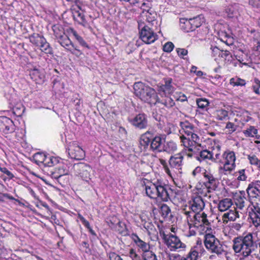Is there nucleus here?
<instances>
[{
  "label": "nucleus",
  "mask_w": 260,
  "mask_h": 260,
  "mask_svg": "<svg viewBox=\"0 0 260 260\" xmlns=\"http://www.w3.org/2000/svg\"><path fill=\"white\" fill-rule=\"evenodd\" d=\"M73 48H74V50H72L71 48H67V50H69V51H70L72 54H73L77 56H79L81 54H82V52H81V51L80 50H79L77 48V47H76L74 45V47H73Z\"/></svg>",
  "instance_id": "obj_55"
},
{
  "label": "nucleus",
  "mask_w": 260,
  "mask_h": 260,
  "mask_svg": "<svg viewBox=\"0 0 260 260\" xmlns=\"http://www.w3.org/2000/svg\"><path fill=\"white\" fill-rule=\"evenodd\" d=\"M204 243L206 248L212 253L220 255L224 252L222 244L212 234H207L205 235Z\"/></svg>",
  "instance_id": "obj_7"
},
{
  "label": "nucleus",
  "mask_w": 260,
  "mask_h": 260,
  "mask_svg": "<svg viewBox=\"0 0 260 260\" xmlns=\"http://www.w3.org/2000/svg\"><path fill=\"white\" fill-rule=\"evenodd\" d=\"M232 242L233 250L238 256L247 257L255 255L258 250L260 254V240H255L252 233L235 237Z\"/></svg>",
  "instance_id": "obj_1"
},
{
  "label": "nucleus",
  "mask_w": 260,
  "mask_h": 260,
  "mask_svg": "<svg viewBox=\"0 0 260 260\" xmlns=\"http://www.w3.org/2000/svg\"><path fill=\"white\" fill-rule=\"evenodd\" d=\"M139 28L140 29V37L142 41L146 44H151L157 39V35L154 32L151 26L149 25H145L142 27L141 24L139 25Z\"/></svg>",
  "instance_id": "obj_8"
},
{
  "label": "nucleus",
  "mask_w": 260,
  "mask_h": 260,
  "mask_svg": "<svg viewBox=\"0 0 260 260\" xmlns=\"http://www.w3.org/2000/svg\"><path fill=\"white\" fill-rule=\"evenodd\" d=\"M214 153V151H210L207 149L202 150L200 151L199 155H197L195 157L200 161L207 160L213 161Z\"/></svg>",
  "instance_id": "obj_20"
},
{
  "label": "nucleus",
  "mask_w": 260,
  "mask_h": 260,
  "mask_svg": "<svg viewBox=\"0 0 260 260\" xmlns=\"http://www.w3.org/2000/svg\"><path fill=\"white\" fill-rule=\"evenodd\" d=\"M249 216L253 225L255 227L260 225V215H258L255 213H249Z\"/></svg>",
  "instance_id": "obj_43"
},
{
  "label": "nucleus",
  "mask_w": 260,
  "mask_h": 260,
  "mask_svg": "<svg viewBox=\"0 0 260 260\" xmlns=\"http://www.w3.org/2000/svg\"><path fill=\"white\" fill-rule=\"evenodd\" d=\"M163 239L165 240L166 244L174 249H184L186 245L182 243L179 238L172 234L164 235Z\"/></svg>",
  "instance_id": "obj_9"
},
{
  "label": "nucleus",
  "mask_w": 260,
  "mask_h": 260,
  "mask_svg": "<svg viewBox=\"0 0 260 260\" xmlns=\"http://www.w3.org/2000/svg\"><path fill=\"white\" fill-rule=\"evenodd\" d=\"M40 50L46 54H52V48L51 47L50 44L46 41L45 39V41H43L42 43L40 46Z\"/></svg>",
  "instance_id": "obj_31"
},
{
  "label": "nucleus",
  "mask_w": 260,
  "mask_h": 260,
  "mask_svg": "<svg viewBox=\"0 0 260 260\" xmlns=\"http://www.w3.org/2000/svg\"><path fill=\"white\" fill-rule=\"evenodd\" d=\"M146 194L151 199H159L167 202L172 198H175L176 192L167 185H161L159 182H149L145 185Z\"/></svg>",
  "instance_id": "obj_2"
},
{
  "label": "nucleus",
  "mask_w": 260,
  "mask_h": 260,
  "mask_svg": "<svg viewBox=\"0 0 260 260\" xmlns=\"http://www.w3.org/2000/svg\"><path fill=\"white\" fill-rule=\"evenodd\" d=\"M246 191L249 197L260 198V181L249 184Z\"/></svg>",
  "instance_id": "obj_17"
},
{
  "label": "nucleus",
  "mask_w": 260,
  "mask_h": 260,
  "mask_svg": "<svg viewBox=\"0 0 260 260\" xmlns=\"http://www.w3.org/2000/svg\"><path fill=\"white\" fill-rule=\"evenodd\" d=\"M140 145L144 149H146L150 145L151 143V138L146 137L145 135H142L140 138Z\"/></svg>",
  "instance_id": "obj_32"
},
{
  "label": "nucleus",
  "mask_w": 260,
  "mask_h": 260,
  "mask_svg": "<svg viewBox=\"0 0 260 260\" xmlns=\"http://www.w3.org/2000/svg\"><path fill=\"white\" fill-rule=\"evenodd\" d=\"M135 94L142 101L150 105H155L159 102V99L155 90L141 82L134 85Z\"/></svg>",
  "instance_id": "obj_3"
},
{
  "label": "nucleus",
  "mask_w": 260,
  "mask_h": 260,
  "mask_svg": "<svg viewBox=\"0 0 260 260\" xmlns=\"http://www.w3.org/2000/svg\"><path fill=\"white\" fill-rule=\"evenodd\" d=\"M74 173L83 181L90 184L94 176V170L89 165L79 162L73 166Z\"/></svg>",
  "instance_id": "obj_5"
},
{
  "label": "nucleus",
  "mask_w": 260,
  "mask_h": 260,
  "mask_svg": "<svg viewBox=\"0 0 260 260\" xmlns=\"http://www.w3.org/2000/svg\"><path fill=\"white\" fill-rule=\"evenodd\" d=\"M30 76L32 80L36 82H39L42 79L41 75L38 69H35L30 73Z\"/></svg>",
  "instance_id": "obj_40"
},
{
  "label": "nucleus",
  "mask_w": 260,
  "mask_h": 260,
  "mask_svg": "<svg viewBox=\"0 0 260 260\" xmlns=\"http://www.w3.org/2000/svg\"><path fill=\"white\" fill-rule=\"evenodd\" d=\"M190 23H191V27L193 31L197 28L200 27L202 23V21L200 16L196 17L193 18L189 19Z\"/></svg>",
  "instance_id": "obj_34"
},
{
  "label": "nucleus",
  "mask_w": 260,
  "mask_h": 260,
  "mask_svg": "<svg viewBox=\"0 0 260 260\" xmlns=\"http://www.w3.org/2000/svg\"><path fill=\"white\" fill-rule=\"evenodd\" d=\"M162 151L168 152H174L177 150V145L173 141H169L167 143L166 145H164Z\"/></svg>",
  "instance_id": "obj_33"
},
{
  "label": "nucleus",
  "mask_w": 260,
  "mask_h": 260,
  "mask_svg": "<svg viewBox=\"0 0 260 260\" xmlns=\"http://www.w3.org/2000/svg\"><path fill=\"white\" fill-rule=\"evenodd\" d=\"M204 184L208 189L215 190L217 187L218 180L210 172L204 173Z\"/></svg>",
  "instance_id": "obj_14"
},
{
  "label": "nucleus",
  "mask_w": 260,
  "mask_h": 260,
  "mask_svg": "<svg viewBox=\"0 0 260 260\" xmlns=\"http://www.w3.org/2000/svg\"><path fill=\"white\" fill-rule=\"evenodd\" d=\"M165 139L161 136H155L151 138L150 148L152 151L162 152L164 145Z\"/></svg>",
  "instance_id": "obj_15"
},
{
  "label": "nucleus",
  "mask_w": 260,
  "mask_h": 260,
  "mask_svg": "<svg viewBox=\"0 0 260 260\" xmlns=\"http://www.w3.org/2000/svg\"><path fill=\"white\" fill-rule=\"evenodd\" d=\"M230 55V52L229 51H221L220 53H219V56H220L221 57L224 58L225 59H226V57Z\"/></svg>",
  "instance_id": "obj_62"
},
{
  "label": "nucleus",
  "mask_w": 260,
  "mask_h": 260,
  "mask_svg": "<svg viewBox=\"0 0 260 260\" xmlns=\"http://www.w3.org/2000/svg\"><path fill=\"white\" fill-rule=\"evenodd\" d=\"M110 260H122L121 257L115 252H110L109 254Z\"/></svg>",
  "instance_id": "obj_54"
},
{
  "label": "nucleus",
  "mask_w": 260,
  "mask_h": 260,
  "mask_svg": "<svg viewBox=\"0 0 260 260\" xmlns=\"http://www.w3.org/2000/svg\"><path fill=\"white\" fill-rule=\"evenodd\" d=\"M196 103L198 107L202 109L205 108L209 104V101L207 99L203 98L197 99Z\"/></svg>",
  "instance_id": "obj_41"
},
{
  "label": "nucleus",
  "mask_w": 260,
  "mask_h": 260,
  "mask_svg": "<svg viewBox=\"0 0 260 260\" xmlns=\"http://www.w3.org/2000/svg\"><path fill=\"white\" fill-rule=\"evenodd\" d=\"M216 116L218 120H225L228 117V112L225 110L220 109L217 111Z\"/></svg>",
  "instance_id": "obj_39"
},
{
  "label": "nucleus",
  "mask_w": 260,
  "mask_h": 260,
  "mask_svg": "<svg viewBox=\"0 0 260 260\" xmlns=\"http://www.w3.org/2000/svg\"><path fill=\"white\" fill-rule=\"evenodd\" d=\"M250 213L260 215V207L257 205L253 206L252 212Z\"/></svg>",
  "instance_id": "obj_61"
},
{
  "label": "nucleus",
  "mask_w": 260,
  "mask_h": 260,
  "mask_svg": "<svg viewBox=\"0 0 260 260\" xmlns=\"http://www.w3.org/2000/svg\"><path fill=\"white\" fill-rule=\"evenodd\" d=\"M182 142L185 148L181 152L182 154L185 153L188 157H191L194 155V149L196 147H193L189 143V140L187 139L183 135L180 137Z\"/></svg>",
  "instance_id": "obj_18"
},
{
  "label": "nucleus",
  "mask_w": 260,
  "mask_h": 260,
  "mask_svg": "<svg viewBox=\"0 0 260 260\" xmlns=\"http://www.w3.org/2000/svg\"><path fill=\"white\" fill-rule=\"evenodd\" d=\"M0 131L5 134H11L15 131L13 121L5 116L0 117Z\"/></svg>",
  "instance_id": "obj_12"
},
{
  "label": "nucleus",
  "mask_w": 260,
  "mask_h": 260,
  "mask_svg": "<svg viewBox=\"0 0 260 260\" xmlns=\"http://www.w3.org/2000/svg\"><path fill=\"white\" fill-rule=\"evenodd\" d=\"M244 173H245L244 169L241 170L239 171V173L240 174L239 176L238 177V179L239 180L245 181L247 177L245 175Z\"/></svg>",
  "instance_id": "obj_58"
},
{
  "label": "nucleus",
  "mask_w": 260,
  "mask_h": 260,
  "mask_svg": "<svg viewBox=\"0 0 260 260\" xmlns=\"http://www.w3.org/2000/svg\"><path fill=\"white\" fill-rule=\"evenodd\" d=\"M68 153L71 158L78 160L82 159L85 156L84 151L76 143L70 145Z\"/></svg>",
  "instance_id": "obj_13"
},
{
  "label": "nucleus",
  "mask_w": 260,
  "mask_h": 260,
  "mask_svg": "<svg viewBox=\"0 0 260 260\" xmlns=\"http://www.w3.org/2000/svg\"><path fill=\"white\" fill-rule=\"evenodd\" d=\"M52 30L56 38L58 40L65 35L64 30L62 26L59 24H55L52 26Z\"/></svg>",
  "instance_id": "obj_30"
},
{
  "label": "nucleus",
  "mask_w": 260,
  "mask_h": 260,
  "mask_svg": "<svg viewBox=\"0 0 260 260\" xmlns=\"http://www.w3.org/2000/svg\"><path fill=\"white\" fill-rule=\"evenodd\" d=\"M165 92L170 93L173 91V87L171 85V82H166V84L162 88Z\"/></svg>",
  "instance_id": "obj_52"
},
{
  "label": "nucleus",
  "mask_w": 260,
  "mask_h": 260,
  "mask_svg": "<svg viewBox=\"0 0 260 260\" xmlns=\"http://www.w3.org/2000/svg\"><path fill=\"white\" fill-rule=\"evenodd\" d=\"M205 207V202L200 196H196L192 199L190 204V208L192 213L201 212Z\"/></svg>",
  "instance_id": "obj_16"
},
{
  "label": "nucleus",
  "mask_w": 260,
  "mask_h": 260,
  "mask_svg": "<svg viewBox=\"0 0 260 260\" xmlns=\"http://www.w3.org/2000/svg\"><path fill=\"white\" fill-rule=\"evenodd\" d=\"M249 3L253 7L260 8V0H249Z\"/></svg>",
  "instance_id": "obj_59"
},
{
  "label": "nucleus",
  "mask_w": 260,
  "mask_h": 260,
  "mask_svg": "<svg viewBox=\"0 0 260 260\" xmlns=\"http://www.w3.org/2000/svg\"><path fill=\"white\" fill-rule=\"evenodd\" d=\"M33 159L36 164L40 165L41 164L45 165V161L48 160L47 156L44 153L38 152L33 155Z\"/></svg>",
  "instance_id": "obj_26"
},
{
  "label": "nucleus",
  "mask_w": 260,
  "mask_h": 260,
  "mask_svg": "<svg viewBox=\"0 0 260 260\" xmlns=\"http://www.w3.org/2000/svg\"><path fill=\"white\" fill-rule=\"evenodd\" d=\"M225 128L229 129V133H232L236 130L237 125L233 123L229 122L226 123Z\"/></svg>",
  "instance_id": "obj_51"
},
{
  "label": "nucleus",
  "mask_w": 260,
  "mask_h": 260,
  "mask_svg": "<svg viewBox=\"0 0 260 260\" xmlns=\"http://www.w3.org/2000/svg\"><path fill=\"white\" fill-rule=\"evenodd\" d=\"M248 159L250 163L253 165H258L259 166L260 161L258 160V158L255 155H248Z\"/></svg>",
  "instance_id": "obj_50"
},
{
  "label": "nucleus",
  "mask_w": 260,
  "mask_h": 260,
  "mask_svg": "<svg viewBox=\"0 0 260 260\" xmlns=\"http://www.w3.org/2000/svg\"><path fill=\"white\" fill-rule=\"evenodd\" d=\"M72 32L73 36L76 38V40L78 41V42L80 44V45H81L82 46H83L84 47H85V48H87L88 49L89 48V46L87 45V44L86 43V42L84 40V39L82 38V37L80 36L75 30L72 29Z\"/></svg>",
  "instance_id": "obj_36"
},
{
  "label": "nucleus",
  "mask_w": 260,
  "mask_h": 260,
  "mask_svg": "<svg viewBox=\"0 0 260 260\" xmlns=\"http://www.w3.org/2000/svg\"><path fill=\"white\" fill-rule=\"evenodd\" d=\"M160 213L164 217H170L172 216L171 209L166 204H163L160 207Z\"/></svg>",
  "instance_id": "obj_35"
},
{
  "label": "nucleus",
  "mask_w": 260,
  "mask_h": 260,
  "mask_svg": "<svg viewBox=\"0 0 260 260\" xmlns=\"http://www.w3.org/2000/svg\"><path fill=\"white\" fill-rule=\"evenodd\" d=\"M212 50V54L213 55V56H215L217 54H218V55H219V53H220L221 52V50H219L217 47H214L213 48H211Z\"/></svg>",
  "instance_id": "obj_63"
},
{
  "label": "nucleus",
  "mask_w": 260,
  "mask_h": 260,
  "mask_svg": "<svg viewBox=\"0 0 260 260\" xmlns=\"http://www.w3.org/2000/svg\"><path fill=\"white\" fill-rule=\"evenodd\" d=\"M187 256L190 260H197L199 253L194 249L192 248L187 254Z\"/></svg>",
  "instance_id": "obj_47"
},
{
  "label": "nucleus",
  "mask_w": 260,
  "mask_h": 260,
  "mask_svg": "<svg viewBox=\"0 0 260 260\" xmlns=\"http://www.w3.org/2000/svg\"><path fill=\"white\" fill-rule=\"evenodd\" d=\"M185 213L189 217H191L192 214H193L192 216L194 219V224L197 227L208 225L210 224L207 218V215L204 212L193 213L190 211H186Z\"/></svg>",
  "instance_id": "obj_10"
},
{
  "label": "nucleus",
  "mask_w": 260,
  "mask_h": 260,
  "mask_svg": "<svg viewBox=\"0 0 260 260\" xmlns=\"http://www.w3.org/2000/svg\"><path fill=\"white\" fill-rule=\"evenodd\" d=\"M230 84L233 86H244L246 84L244 80L240 78H232L230 80Z\"/></svg>",
  "instance_id": "obj_42"
},
{
  "label": "nucleus",
  "mask_w": 260,
  "mask_h": 260,
  "mask_svg": "<svg viewBox=\"0 0 260 260\" xmlns=\"http://www.w3.org/2000/svg\"><path fill=\"white\" fill-rule=\"evenodd\" d=\"M79 218L80 220L82 221V223L84 225L85 227H86L88 229L91 228L89 222L86 220L83 216L79 215Z\"/></svg>",
  "instance_id": "obj_60"
},
{
  "label": "nucleus",
  "mask_w": 260,
  "mask_h": 260,
  "mask_svg": "<svg viewBox=\"0 0 260 260\" xmlns=\"http://www.w3.org/2000/svg\"><path fill=\"white\" fill-rule=\"evenodd\" d=\"M174 47V44L171 42H168L164 45L163 50L166 52H170L172 51Z\"/></svg>",
  "instance_id": "obj_48"
},
{
  "label": "nucleus",
  "mask_w": 260,
  "mask_h": 260,
  "mask_svg": "<svg viewBox=\"0 0 260 260\" xmlns=\"http://www.w3.org/2000/svg\"><path fill=\"white\" fill-rule=\"evenodd\" d=\"M189 136H190V137H188V138H186V139L189 140V142L190 145H192L193 146V143H194L199 146H201V145L199 144L200 138L196 134L194 133V132H192L190 134Z\"/></svg>",
  "instance_id": "obj_37"
},
{
  "label": "nucleus",
  "mask_w": 260,
  "mask_h": 260,
  "mask_svg": "<svg viewBox=\"0 0 260 260\" xmlns=\"http://www.w3.org/2000/svg\"><path fill=\"white\" fill-rule=\"evenodd\" d=\"M45 39L43 36L38 34H33L29 37L30 42L38 47H40L43 41H45Z\"/></svg>",
  "instance_id": "obj_27"
},
{
  "label": "nucleus",
  "mask_w": 260,
  "mask_h": 260,
  "mask_svg": "<svg viewBox=\"0 0 260 260\" xmlns=\"http://www.w3.org/2000/svg\"><path fill=\"white\" fill-rule=\"evenodd\" d=\"M220 150V146L219 145H217L215 146V148L212 151H214V155H215V157H213V161L219 162V160H221L220 155L219 152Z\"/></svg>",
  "instance_id": "obj_44"
},
{
  "label": "nucleus",
  "mask_w": 260,
  "mask_h": 260,
  "mask_svg": "<svg viewBox=\"0 0 260 260\" xmlns=\"http://www.w3.org/2000/svg\"><path fill=\"white\" fill-rule=\"evenodd\" d=\"M244 192H240V193L237 194L234 198V201L237 207L240 209H242L245 207L247 203V199L245 197Z\"/></svg>",
  "instance_id": "obj_22"
},
{
  "label": "nucleus",
  "mask_w": 260,
  "mask_h": 260,
  "mask_svg": "<svg viewBox=\"0 0 260 260\" xmlns=\"http://www.w3.org/2000/svg\"><path fill=\"white\" fill-rule=\"evenodd\" d=\"M0 170L2 172L7 175L10 179H12L14 177L13 174L5 167L0 168Z\"/></svg>",
  "instance_id": "obj_53"
},
{
  "label": "nucleus",
  "mask_w": 260,
  "mask_h": 260,
  "mask_svg": "<svg viewBox=\"0 0 260 260\" xmlns=\"http://www.w3.org/2000/svg\"><path fill=\"white\" fill-rule=\"evenodd\" d=\"M143 260H157L156 255L152 251H148L143 255Z\"/></svg>",
  "instance_id": "obj_46"
},
{
  "label": "nucleus",
  "mask_w": 260,
  "mask_h": 260,
  "mask_svg": "<svg viewBox=\"0 0 260 260\" xmlns=\"http://www.w3.org/2000/svg\"><path fill=\"white\" fill-rule=\"evenodd\" d=\"M180 125L182 128L183 132H184L187 136H189L190 134L194 132L195 127L194 125L187 121L180 122Z\"/></svg>",
  "instance_id": "obj_24"
},
{
  "label": "nucleus",
  "mask_w": 260,
  "mask_h": 260,
  "mask_svg": "<svg viewBox=\"0 0 260 260\" xmlns=\"http://www.w3.org/2000/svg\"><path fill=\"white\" fill-rule=\"evenodd\" d=\"M180 25L181 28L185 32H188L193 31L189 19L185 18H181L180 19Z\"/></svg>",
  "instance_id": "obj_25"
},
{
  "label": "nucleus",
  "mask_w": 260,
  "mask_h": 260,
  "mask_svg": "<svg viewBox=\"0 0 260 260\" xmlns=\"http://www.w3.org/2000/svg\"><path fill=\"white\" fill-rule=\"evenodd\" d=\"M131 123L139 129H144L147 127L148 120L147 117L144 113H140L132 118L129 120Z\"/></svg>",
  "instance_id": "obj_11"
},
{
  "label": "nucleus",
  "mask_w": 260,
  "mask_h": 260,
  "mask_svg": "<svg viewBox=\"0 0 260 260\" xmlns=\"http://www.w3.org/2000/svg\"><path fill=\"white\" fill-rule=\"evenodd\" d=\"M256 42V44H254V50L260 53V41L254 40Z\"/></svg>",
  "instance_id": "obj_64"
},
{
  "label": "nucleus",
  "mask_w": 260,
  "mask_h": 260,
  "mask_svg": "<svg viewBox=\"0 0 260 260\" xmlns=\"http://www.w3.org/2000/svg\"><path fill=\"white\" fill-rule=\"evenodd\" d=\"M157 103L164 105L168 108L172 107L175 105L174 100L169 97H167L165 99L162 100L161 101H159V102Z\"/></svg>",
  "instance_id": "obj_38"
},
{
  "label": "nucleus",
  "mask_w": 260,
  "mask_h": 260,
  "mask_svg": "<svg viewBox=\"0 0 260 260\" xmlns=\"http://www.w3.org/2000/svg\"><path fill=\"white\" fill-rule=\"evenodd\" d=\"M48 160L45 161V166L47 167H51L55 165L57 162V159L53 157L47 156Z\"/></svg>",
  "instance_id": "obj_49"
},
{
  "label": "nucleus",
  "mask_w": 260,
  "mask_h": 260,
  "mask_svg": "<svg viewBox=\"0 0 260 260\" xmlns=\"http://www.w3.org/2000/svg\"><path fill=\"white\" fill-rule=\"evenodd\" d=\"M232 205V200L229 198H225L219 202L218 208L220 212H225L231 209L233 207Z\"/></svg>",
  "instance_id": "obj_21"
},
{
  "label": "nucleus",
  "mask_w": 260,
  "mask_h": 260,
  "mask_svg": "<svg viewBox=\"0 0 260 260\" xmlns=\"http://www.w3.org/2000/svg\"><path fill=\"white\" fill-rule=\"evenodd\" d=\"M238 217L239 213L234 207H233L222 216V220L224 223H228L229 220L235 221Z\"/></svg>",
  "instance_id": "obj_19"
},
{
  "label": "nucleus",
  "mask_w": 260,
  "mask_h": 260,
  "mask_svg": "<svg viewBox=\"0 0 260 260\" xmlns=\"http://www.w3.org/2000/svg\"><path fill=\"white\" fill-rule=\"evenodd\" d=\"M58 42L62 47L66 48L67 49L68 48H71V47H74V45L66 35H64L59 39Z\"/></svg>",
  "instance_id": "obj_28"
},
{
  "label": "nucleus",
  "mask_w": 260,
  "mask_h": 260,
  "mask_svg": "<svg viewBox=\"0 0 260 260\" xmlns=\"http://www.w3.org/2000/svg\"><path fill=\"white\" fill-rule=\"evenodd\" d=\"M178 55L180 57H183L184 56L187 54L188 51L187 50L183 48H178L176 50Z\"/></svg>",
  "instance_id": "obj_56"
},
{
  "label": "nucleus",
  "mask_w": 260,
  "mask_h": 260,
  "mask_svg": "<svg viewBox=\"0 0 260 260\" xmlns=\"http://www.w3.org/2000/svg\"><path fill=\"white\" fill-rule=\"evenodd\" d=\"M156 14L153 12L151 13V14H148L147 12L146 14V19L148 22V24L147 25H149V26H151L154 23V22H155L156 23V22L155 19V16Z\"/></svg>",
  "instance_id": "obj_45"
},
{
  "label": "nucleus",
  "mask_w": 260,
  "mask_h": 260,
  "mask_svg": "<svg viewBox=\"0 0 260 260\" xmlns=\"http://www.w3.org/2000/svg\"><path fill=\"white\" fill-rule=\"evenodd\" d=\"M132 238L136 245L141 248L143 251L146 252L149 251V245L146 242L140 239L137 234H133L132 235Z\"/></svg>",
  "instance_id": "obj_23"
},
{
  "label": "nucleus",
  "mask_w": 260,
  "mask_h": 260,
  "mask_svg": "<svg viewBox=\"0 0 260 260\" xmlns=\"http://www.w3.org/2000/svg\"><path fill=\"white\" fill-rule=\"evenodd\" d=\"M183 158V154L181 153H179L170 157L169 160L170 168L166 161L164 159H160V163L163 166L165 172L173 178L176 174L182 173Z\"/></svg>",
  "instance_id": "obj_4"
},
{
  "label": "nucleus",
  "mask_w": 260,
  "mask_h": 260,
  "mask_svg": "<svg viewBox=\"0 0 260 260\" xmlns=\"http://www.w3.org/2000/svg\"><path fill=\"white\" fill-rule=\"evenodd\" d=\"M222 159L219 160V162L223 164L219 170L225 175L230 174L235 169L236 156L233 151H225L222 155Z\"/></svg>",
  "instance_id": "obj_6"
},
{
  "label": "nucleus",
  "mask_w": 260,
  "mask_h": 260,
  "mask_svg": "<svg viewBox=\"0 0 260 260\" xmlns=\"http://www.w3.org/2000/svg\"><path fill=\"white\" fill-rule=\"evenodd\" d=\"M141 8L143 9V12L144 11H146L148 14H151V12H150V7L149 5V4L146 3H143L141 7Z\"/></svg>",
  "instance_id": "obj_57"
},
{
  "label": "nucleus",
  "mask_w": 260,
  "mask_h": 260,
  "mask_svg": "<svg viewBox=\"0 0 260 260\" xmlns=\"http://www.w3.org/2000/svg\"><path fill=\"white\" fill-rule=\"evenodd\" d=\"M243 133L246 137H255L256 139L259 138V136L257 135V129L253 126H250L246 129L244 130Z\"/></svg>",
  "instance_id": "obj_29"
}]
</instances>
